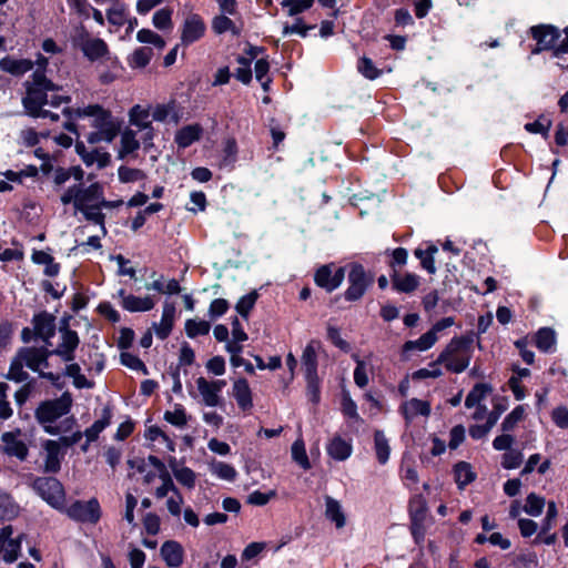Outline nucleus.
<instances>
[{"mask_svg": "<svg viewBox=\"0 0 568 568\" xmlns=\"http://www.w3.org/2000/svg\"><path fill=\"white\" fill-rule=\"evenodd\" d=\"M180 33L181 44L184 47L200 41L206 33L204 19L197 13L186 14L180 27Z\"/></svg>", "mask_w": 568, "mask_h": 568, "instance_id": "nucleus-12", "label": "nucleus"}, {"mask_svg": "<svg viewBox=\"0 0 568 568\" xmlns=\"http://www.w3.org/2000/svg\"><path fill=\"white\" fill-rule=\"evenodd\" d=\"M202 133L203 128L200 124H190L178 130L174 140L179 148L185 149L192 143L199 141Z\"/></svg>", "mask_w": 568, "mask_h": 568, "instance_id": "nucleus-29", "label": "nucleus"}, {"mask_svg": "<svg viewBox=\"0 0 568 568\" xmlns=\"http://www.w3.org/2000/svg\"><path fill=\"white\" fill-rule=\"evenodd\" d=\"M176 316L174 303L165 301L162 306L161 320L159 323L152 324V329L159 339H166L171 334Z\"/></svg>", "mask_w": 568, "mask_h": 568, "instance_id": "nucleus-19", "label": "nucleus"}, {"mask_svg": "<svg viewBox=\"0 0 568 568\" xmlns=\"http://www.w3.org/2000/svg\"><path fill=\"white\" fill-rule=\"evenodd\" d=\"M374 449L379 464H386L389 459L390 447L388 439L382 430L374 433Z\"/></svg>", "mask_w": 568, "mask_h": 568, "instance_id": "nucleus-41", "label": "nucleus"}, {"mask_svg": "<svg viewBox=\"0 0 568 568\" xmlns=\"http://www.w3.org/2000/svg\"><path fill=\"white\" fill-rule=\"evenodd\" d=\"M33 68V62L29 59L3 58L0 60V69L13 75H21Z\"/></svg>", "mask_w": 568, "mask_h": 568, "instance_id": "nucleus-33", "label": "nucleus"}, {"mask_svg": "<svg viewBox=\"0 0 568 568\" xmlns=\"http://www.w3.org/2000/svg\"><path fill=\"white\" fill-rule=\"evenodd\" d=\"M148 291H155L161 294H179L181 292V285L178 280L171 278L166 283L163 281V276L154 280L152 283L145 285Z\"/></svg>", "mask_w": 568, "mask_h": 568, "instance_id": "nucleus-39", "label": "nucleus"}, {"mask_svg": "<svg viewBox=\"0 0 568 568\" xmlns=\"http://www.w3.org/2000/svg\"><path fill=\"white\" fill-rule=\"evenodd\" d=\"M232 396L243 413H250L253 408V395L248 382L241 377L233 382Z\"/></svg>", "mask_w": 568, "mask_h": 568, "instance_id": "nucleus-22", "label": "nucleus"}, {"mask_svg": "<svg viewBox=\"0 0 568 568\" xmlns=\"http://www.w3.org/2000/svg\"><path fill=\"white\" fill-rule=\"evenodd\" d=\"M225 386V379H207L200 376L195 379L197 395L191 393V396L199 397L201 403L207 407H216L223 402L222 390Z\"/></svg>", "mask_w": 568, "mask_h": 568, "instance_id": "nucleus-8", "label": "nucleus"}, {"mask_svg": "<svg viewBox=\"0 0 568 568\" xmlns=\"http://www.w3.org/2000/svg\"><path fill=\"white\" fill-rule=\"evenodd\" d=\"M257 293L251 292L244 296H242L239 302L236 303L235 310L236 312L244 318H247L250 312L253 310L256 300H257Z\"/></svg>", "mask_w": 568, "mask_h": 568, "instance_id": "nucleus-60", "label": "nucleus"}, {"mask_svg": "<svg viewBox=\"0 0 568 568\" xmlns=\"http://www.w3.org/2000/svg\"><path fill=\"white\" fill-rule=\"evenodd\" d=\"M72 42L92 62L109 54L106 42L101 38L92 37L83 26L75 29Z\"/></svg>", "mask_w": 568, "mask_h": 568, "instance_id": "nucleus-6", "label": "nucleus"}, {"mask_svg": "<svg viewBox=\"0 0 568 568\" xmlns=\"http://www.w3.org/2000/svg\"><path fill=\"white\" fill-rule=\"evenodd\" d=\"M23 366H26L23 362L19 361V356L16 355L10 364L7 377L17 383L26 382L29 377V374L23 371Z\"/></svg>", "mask_w": 568, "mask_h": 568, "instance_id": "nucleus-61", "label": "nucleus"}, {"mask_svg": "<svg viewBox=\"0 0 568 568\" xmlns=\"http://www.w3.org/2000/svg\"><path fill=\"white\" fill-rule=\"evenodd\" d=\"M545 507V498L538 496L535 493H530L526 497V504L524 506V511L532 517H538L542 514Z\"/></svg>", "mask_w": 568, "mask_h": 568, "instance_id": "nucleus-53", "label": "nucleus"}, {"mask_svg": "<svg viewBox=\"0 0 568 568\" xmlns=\"http://www.w3.org/2000/svg\"><path fill=\"white\" fill-rule=\"evenodd\" d=\"M326 453L334 460H346L353 453L352 439H346L341 435H334L326 444Z\"/></svg>", "mask_w": 568, "mask_h": 568, "instance_id": "nucleus-23", "label": "nucleus"}, {"mask_svg": "<svg viewBox=\"0 0 568 568\" xmlns=\"http://www.w3.org/2000/svg\"><path fill=\"white\" fill-rule=\"evenodd\" d=\"M36 493L52 507L60 509L64 503L62 484L52 477H39L32 484Z\"/></svg>", "mask_w": 568, "mask_h": 568, "instance_id": "nucleus-9", "label": "nucleus"}, {"mask_svg": "<svg viewBox=\"0 0 568 568\" xmlns=\"http://www.w3.org/2000/svg\"><path fill=\"white\" fill-rule=\"evenodd\" d=\"M140 140L138 139V132L133 129L126 128L121 132L120 146L118 150V159L124 160L132 156L140 149Z\"/></svg>", "mask_w": 568, "mask_h": 568, "instance_id": "nucleus-25", "label": "nucleus"}, {"mask_svg": "<svg viewBox=\"0 0 568 568\" xmlns=\"http://www.w3.org/2000/svg\"><path fill=\"white\" fill-rule=\"evenodd\" d=\"M438 341V336L434 334V332H426L419 338L415 341H407L403 345V353H409L413 351L425 352L432 348L436 342Z\"/></svg>", "mask_w": 568, "mask_h": 568, "instance_id": "nucleus-34", "label": "nucleus"}, {"mask_svg": "<svg viewBox=\"0 0 568 568\" xmlns=\"http://www.w3.org/2000/svg\"><path fill=\"white\" fill-rule=\"evenodd\" d=\"M410 520L425 521L427 506L426 500L422 495H416L410 498L408 504Z\"/></svg>", "mask_w": 568, "mask_h": 568, "instance_id": "nucleus-47", "label": "nucleus"}, {"mask_svg": "<svg viewBox=\"0 0 568 568\" xmlns=\"http://www.w3.org/2000/svg\"><path fill=\"white\" fill-rule=\"evenodd\" d=\"M153 57V50L148 47H141L133 51L129 57V64L131 68H144L146 67Z\"/></svg>", "mask_w": 568, "mask_h": 568, "instance_id": "nucleus-48", "label": "nucleus"}, {"mask_svg": "<svg viewBox=\"0 0 568 568\" xmlns=\"http://www.w3.org/2000/svg\"><path fill=\"white\" fill-rule=\"evenodd\" d=\"M336 0H318V2L327 8L334 7ZM314 0H281L280 3L287 10V14L291 17L297 16L313 4Z\"/></svg>", "mask_w": 568, "mask_h": 568, "instance_id": "nucleus-30", "label": "nucleus"}, {"mask_svg": "<svg viewBox=\"0 0 568 568\" xmlns=\"http://www.w3.org/2000/svg\"><path fill=\"white\" fill-rule=\"evenodd\" d=\"M65 513L73 520L97 524L101 517V507L97 498L88 501L77 500L65 509Z\"/></svg>", "mask_w": 568, "mask_h": 568, "instance_id": "nucleus-13", "label": "nucleus"}, {"mask_svg": "<svg viewBox=\"0 0 568 568\" xmlns=\"http://www.w3.org/2000/svg\"><path fill=\"white\" fill-rule=\"evenodd\" d=\"M163 417L165 422L178 428L185 427L190 419L185 408L181 404H175L174 408L172 410H166Z\"/></svg>", "mask_w": 568, "mask_h": 568, "instance_id": "nucleus-45", "label": "nucleus"}, {"mask_svg": "<svg viewBox=\"0 0 568 568\" xmlns=\"http://www.w3.org/2000/svg\"><path fill=\"white\" fill-rule=\"evenodd\" d=\"M473 337L466 335L452 338L438 355V363L450 373H463L473 358Z\"/></svg>", "mask_w": 568, "mask_h": 568, "instance_id": "nucleus-5", "label": "nucleus"}, {"mask_svg": "<svg viewBox=\"0 0 568 568\" xmlns=\"http://www.w3.org/2000/svg\"><path fill=\"white\" fill-rule=\"evenodd\" d=\"M325 515L327 519L333 521L336 528H343L345 526L346 519L341 504L336 499L327 496L325 498Z\"/></svg>", "mask_w": 568, "mask_h": 568, "instance_id": "nucleus-36", "label": "nucleus"}, {"mask_svg": "<svg viewBox=\"0 0 568 568\" xmlns=\"http://www.w3.org/2000/svg\"><path fill=\"white\" fill-rule=\"evenodd\" d=\"M322 349V343L318 339H311L303 349L301 362L305 375L317 374V355Z\"/></svg>", "mask_w": 568, "mask_h": 568, "instance_id": "nucleus-24", "label": "nucleus"}, {"mask_svg": "<svg viewBox=\"0 0 568 568\" xmlns=\"http://www.w3.org/2000/svg\"><path fill=\"white\" fill-rule=\"evenodd\" d=\"M556 342V332L550 327H541L535 335V345L542 353L555 352Z\"/></svg>", "mask_w": 568, "mask_h": 568, "instance_id": "nucleus-32", "label": "nucleus"}, {"mask_svg": "<svg viewBox=\"0 0 568 568\" xmlns=\"http://www.w3.org/2000/svg\"><path fill=\"white\" fill-rule=\"evenodd\" d=\"M345 277L344 267L334 263L320 266L314 274V282L326 292H333L343 283Z\"/></svg>", "mask_w": 568, "mask_h": 568, "instance_id": "nucleus-14", "label": "nucleus"}, {"mask_svg": "<svg viewBox=\"0 0 568 568\" xmlns=\"http://www.w3.org/2000/svg\"><path fill=\"white\" fill-rule=\"evenodd\" d=\"M491 392V387L487 384L478 383L468 393L465 399V406L473 408L474 406L483 405L481 402Z\"/></svg>", "mask_w": 568, "mask_h": 568, "instance_id": "nucleus-42", "label": "nucleus"}, {"mask_svg": "<svg viewBox=\"0 0 568 568\" xmlns=\"http://www.w3.org/2000/svg\"><path fill=\"white\" fill-rule=\"evenodd\" d=\"M268 71H270V63L266 59H258L255 62V65H254L255 78L258 82H261V84L265 91L268 90V85L271 83V79L267 77Z\"/></svg>", "mask_w": 568, "mask_h": 568, "instance_id": "nucleus-63", "label": "nucleus"}, {"mask_svg": "<svg viewBox=\"0 0 568 568\" xmlns=\"http://www.w3.org/2000/svg\"><path fill=\"white\" fill-rule=\"evenodd\" d=\"M398 412L404 417L405 422L410 424L419 416L428 417L432 412V406L428 400L410 398L400 404Z\"/></svg>", "mask_w": 568, "mask_h": 568, "instance_id": "nucleus-21", "label": "nucleus"}, {"mask_svg": "<svg viewBox=\"0 0 568 568\" xmlns=\"http://www.w3.org/2000/svg\"><path fill=\"white\" fill-rule=\"evenodd\" d=\"M184 329L187 337L195 338L197 336L207 335L211 329V324L204 320L190 318L186 320Z\"/></svg>", "mask_w": 568, "mask_h": 568, "instance_id": "nucleus-44", "label": "nucleus"}, {"mask_svg": "<svg viewBox=\"0 0 568 568\" xmlns=\"http://www.w3.org/2000/svg\"><path fill=\"white\" fill-rule=\"evenodd\" d=\"M161 556L169 567H180L184 559V549L175 540H168L161 546Z\"/></svg>", "mask_w": 568, "mask_h": 568, "instance_id": "nucleus-26", "label": "nucleus"}, {"mask_svg": "<svg viewBox=\"0 0 568 568\" xmlns=\"http://www.w3.org/2000/svg\"><path fill=\"white\" fill-rule=\"evenodd\" d=\"M129 8L125 3L116 2L106 10L108 22L115 27H122L126 23Z\"/></svg>", "mask_w": 568, "mask_h": 568, "instance_id": "nucleus-38", "label": "nucleus"}, {"mask_svg": "<svg viewBox=\"0 0 568 568\" xmlns=\"http://www.w3.org/2000/svg\"><path fill=\"white\" fill-rule=\"evenodd\" d=\"M442 363L438 358L428 364L427 367L419 368L413 373V379L437 378L443 375Z\"/></svg>", "mask_w": 568, "mask_h": 568, "instance_id": "nucleus-57", "label": "nucleus"}, {"mask_svg": "<svg viewBox=\"0 0 568 568\" xmlns=\"http://www.w3.org/2000/svg\"><path fill=\"white\" fill-rule=\"evenodd\" d=\"M59 87L49 80L42 70H37L31 81L26 82V94L22 98V105L26 113L32 118L40 116L45 104L58 108L61 104L70 103L69 95L58 94Z\"/></svg>", "mask_w": 568, "mask_h": 568, "instance_id": "nucleus-3", "label": "nucleus"}, {"mask_svg": "<svg viewBox=\"0 0 568 568\" xmlns=\"http://www.w3.org/2000/svg\"><path fill=\"white\" fill-rule=\"evenodd\" d=\"M357 70L366 79L375 80L381 75V70L375 67L373 61L366 57L358 60Z\"/></svg>", "mask_w": 568, "mask_h": 568, "instance_id": "nucleus-64", "label": "nucleus"}, {"mask_svg": "<svg viewBox=\"0 0 568 568\" xmlns=\"http://www.w3.org/2000/svg\"><path fill=\"white\" fill-rule=\"evenodd\" d=\"M212 29L215 33L231 32L234 36L241 34V29L226 16H219L213 19Z\"/></svg>", "mask_w": 568, "mask_h": 568, "instance_id": "nucleus-50", "label": "nucleus"}, {"mask_svg": "<svg viewBox=\"0 0 568 568\" xmlns=\"http://www.w3.org/2000/svg\"><path fill=\"white\" fill-rule=\"evenodd\" d=\"M60 201L63 205H72L74 211L82 213L87 221L100 225L103 235L106 234L105 215L99 211V203L102 202L100 183L94 182L90 185L75 183L62 192Z\"/></svg>", "mask_w": 568, "mask_h": 568, "instance_id": "nucleus-2", "label": "nucleus"}, {"mask_svg": "<svg viewBox=\"0 0 568 568\" xmlns=\"http://www.w3.org/2000/svg\"><path fill=\"white\" fill-rule=\"evenodd\" d=\"M136 40L141 43L153 44L159 50H162L165 47L164 39L160 34L150 29L139 30L136 33Z\"/></svg>", "mask_w": 568, "mask_h": 568, "instance_id": "nucleus-56", "label": "nucleus"}, {"mask_svg": "<svg viewBox=\"0 0 568 568\" xmlns=\"http://www.w3.org/2000/svg\"><path fill=\"white\" fill-rule=\"evenodd\" d=\"M150 108L135 104L129 111V122L131 125L136 126L139 130H142L152 125L150 121Z\"/></svg>", "mask_w": 568, "mask_h": 568, "instance_id": "nucleus-35", "label": "nucleus"}, {"mask_svg": "<svg viewBox=\"0 0 568 568\" xmlns=\"http://www.w3.org/2000/svg\"><path fill=\"white\" fill-rule=\"evenodd\" d=\"M145 438L153 443L161 444L169 452L175 450V444L165 432H163L159 426H150L145 430Z\"/></svg>", "mask_w": 568, "mask_h": 568, "instance_id": "nucleus-40", "label": "nucleus"}, {"mask_svg": "<svg viewBox=\"0 0 568 568\" xmlns=\"http://www.w3.org/2000/svg\"><path fill=\"white\" fill-rule=\"evenodd\" d=\"M44 450V465L45 473L55 474L61 468V462L64 458L65 452L61 447L60 442L47 439L42 444Z\"/></svg>", "mask_w": 568, "mask_h": 568, "instance_id": "nucleus-18", "label": "nucleus"}, {"mask_svg": "<svg viewBox=\"0 0 568 568\" xmlns=\"http://www.w3.org/2000/svg\"><path fill=\"white\" fill-rule=\"evenodd\" d=\"M172 14L173 10L171 8H162L158 10L152 18L153 26L159 30L172 29Z\"/></svg>", "mask_w": 568, "mask_h": 568, "instance_id": "nucleus-55", "label": "nucleus"}, {"mask_svg": "<svg viewBox=\"0 0 568 568\" xmlns=\"http://www.w3.org/2000/svg\"><path fill=\"white\" fill-rule=\"evenodd\" d=\"M78 153L80 154L83 163L88 166L97 164L98 168L102 169L110 164L111 156L108 152H102L97 149L85 151L84 146L77 145Z\"/></svg>", "mask_w": 568, "mask_h": 568, "instance_id": "nucleus-31", "label": "nucleus"}, {"mask_svg": "<svg viewBox=\"0 0 568 568\" xmlns=\"http://www.w3.org/2000/svg\"><path fill=\"white\" fill-rule=\"evenodd\" d=\"M111 423V412L109 409L103 410L101 418L95 420L91 427L87 428L84 435L88 443H92L98 439L100 433H102Z\"/></svg>", "mask_w": 568, "mask_h": 568, "instance_id": "nucleus-43", "label": "nucleus"}, {"mask_svg": "<svg viewBox=\"0 0 568 568\" xmlns=\"http://www.w3.org/2000/svg\"><path fill=\"white\" fill-rule=\"evenodd\" d=\"M306 395L313 404H317L321 399L320 378L317 374L305 375Z\"/></svg>", "mask_w": 568, "mask_h": 568, "instance_id": "nucleus-59", "label": "nucleus"}, {"mask_svg": "<svg viewBox=\"0 0 568 568\" xmlns=\"http://www.w3.org/2000/svg\"><path fill=\"white\" fill-rule=\"evenodd\" d=\"M530 34L537 44L531 53L537 54L541 51L552 50L556 55V48L561 38L559 29L549 24H540L531 27Z\"/></svg>", "mask_w": 568, "mask_h": 568, "instance_id": "nucleus-11", "label": "nucleus"}, {"mask_svg": "<svg viewBox=\"0 0 568 568\" xmlns=\"http://www.w3.org/2000/svg\"><path fill=\"white\" fill-rule=\"evenodd\" d=\"M80 339L77 332L69 328L60 331V343L51 354L60 356L64 362L74 359V352L79 346Z\"/></svg>", "mask_w": 568, "mask_h": 568, "instance_id": "nucleus-20", "label": "nucleus"}, {"mask_svg": "<svg viewBox=\"0 0 568 568\" xmlns=\"http://www.w3.org/2000/svg\"><path fill=\"white\" fill-rule=\"evenodd\" d=\"M17 515L18 506L12 498L6 493H0V521L11 519Z\"/></svg>", "mask_w": 568, "mask_h": 568, "instance_id": "nucleus-54", "label": "nucleus"}, {"mask_svg": "<svg viewBox=\"0 0 568 568\" xmlns=\"http://www.w3.org/2000/svg\"><path fill=\"white\" fill-rule=\"evenodd\" d=\"M291 453L293 460L297 463L303 469L307 470L311 468V463L306 454L305 444L302 438H297L293 443Z\"/></svg>", "mask_w": 568, "mask_h": 568, "instance_id": "nucleus-51", "label": "nucleus"}, {"mask_svg": "<svg viewBox=\"0 0 568 568\" xmlns=\"http://www.w3.org/2000/svg\"><path fill=\"white\" fill-rule=\"evenodd\" d=\"M31 260L36 264L44 265V274L50 277H54L60 272V265L54 262L52 255L44 251H34L31 255Z\"/></svg>", "mask_w": 568, "mask_h": 568, "instance_id": "nucleus-37", "label": "nucleus"}, {"mask_svg": "<svg viewBox=\"0 0 568 568\" xmlns=\"http://www.w3.org/2000/svg\"><path fill=\"white\" fill-rule=\"evenodd\" d=\"M19 361L33 372L40 374L41 377L55 384L60 379V375L44 372L49 367L48 357L51 355L45 347H22L18 351Z\"/></svg>", "mask_w": 568, "mask_h": 568, "instance_id": "nucleus-7", "label": "nucleus"}, {"mask_svg": "<svg viewBox=\"0 0 568 568\" xmlns=\"http://www.w3.org/2000/svg\"><path fill=\"white\" fill-rule=\"evenodd\" d=\"M119 296L121 298V306L131 313H144L152 311L158 303V298L155 296H135L133 294H126L124 290L119 291Z\"/></svg>", "mask_w": 568, "mask_h": 568, "instance_id": "nucleus-17", "label": "nucleus"}, {"mask_svg": "<svg viewBox=\"0 0 568 568\" xmlns=\"http://www.w3.org/2000/svg\"><path fill=\"white\" fill-rule=\"evenodd\" d=\"M456 484L460 489L475 480V473L468 463L460 462L454 467Z\"/></svg>", "mask_w": 568, "mask_h": 568, "instance_id": "nucleus-46", "label": "nucleus"}, {"mask_svg": "<svg viewBox=\"0 0 568 568\" xmlns=\"http://www.w3.org/2000/svg\"><path fill=\"white\" fill-rule=\"evenodd\" d=\"M175 479L189 489L194 488L196 483V474L189 467L173 468Z\"/></svg>", "mask_w": 568, "mask_h": 568, "instance_id": "nucleus-58", "label": "nucleus"}, {"mask_svg": "<svg viewBox=\"0 0 568 568\" xmlns=\"http://www.w3.org/2000/svg\"><path fill=\"white\" fill-rule=\"evenodd\" d=\"M2 452L23 462L29 455L28 445L23 438L21 429L17 428L11 432H4L1 435Z\"/></svg>", "mask_w": 568, "mask_h": 568, "instance_id": "nucleus-15", "label": "nucleus"}, {"mask_svg": "<svg viewBox=\"0 0 568 568\" xmlns=\"http://www.w3.org/2000/svg\"><path fill=\"white\" fill-rule=\"evenodd\" d=\"M34 333L44 342H48L55 331V317L48 313H40L33 317Z\"/></svg>", "mask_w": 568, "mask_h": 568, "instance_id": "nucleus-27", "label": "nucleus"}, {"mask_svg": "<svg viewBox=\"0 0 568 568\" xmlns=\"http://www.w3.org/2000/svg\"><path fill=\"white\" fill-rule=\"evenodd\" d=\"M498 420V415H489L488 420L483 425H473L469 427V435L474 439L485 437Z\"/></svg>", "mask_w": 568, "mask_h": 568, "instance_id": "nucleus-62", "label": "nucleus"}, {"mask_svg": "<svg viewBox=\"0 0 568 568\" xmlns=\"http://www.w3.org/2000/svg\"><path fill=\"white\" fill-rule=\"evenodd\" d=\"M72 403L71 394L64 392L59 398L40 403L34 412V417L47 434L60 435L71 432L75 425V418L68 416Z\"/></svg>", "mask_w": 568, "mask_h": 568, "instance_id": "nucleus-4", "label": "nucleus"}, {"mask_svg": "<svg viewBox=\"0 0 568 568\" xmlns=\"http://www.w3.org/2000/svg\"><path fill=\"white\" fill-rule=\"evenodd\" d=\"M526 417V406L518 405L516 406L503 420L501 429L504 432H511L516 428V426L523 422Z\"/></svg>", "mask_w": 568, "mask_h": 568, "instance_id": "nucleus-49", "label": "nucleus"}, {"mask_svg": "<svg viewBox=\"0 0 568 568\" xmlns=\"http://www.w3.org/2000/svg\"><path fill=\"white\" fill-rule=\"evenodd\" d=\"M373 276L368 275L361 264H353L348 273V287L344 296L348 302L361 300L366 290L372 285Z\"/></svg>", "mask_w": 568, "mask_h": 568, "instance_id": "nucleus-10", "label": "nucleus"}, {"mask_svg": "<svg viewBox=\"0 0 568 568\" xmlns=\"http://www.w3.org/2000/svg\"><path fill=\"white\" fill-rule=\"evenodd\" d=\"M13 535L11 525H7L0 530V557L7 562H13L18 559L21 550V537Z\"/></svg>", "mask_w": 568, "mask_h": 568, "instance_id": "nucleus-16", "label": "nucleus"}, {"mask_svg": "<svg viewBox=\"0 0 568 568\" xmlns=\"http://www.w3.org/2000/svg\"><path fill=\"white\" fill-rule=\"evenodd\" d=\"M211 473L220 479L233 481L236 476V469L224 462H214L211 464Z\"/></svg>", "mask_w": 568, "mask_h": 568, "instance_id": "nucleus-52", "label": "nucleus"}, {"mask_svg": "<svg viewBox=\"0 0 568 568\" xmlns=\"http://www.w3.org/2000/svg\"><path fill=\"white\" fill-rule=\"evenodd\" d=\"M62 112L67 118L63 126L70 132H75L74 120H90V125L97 130L90 133L88 138L90 143L101 141L110 143L115 139L121 129L120 121L112 115L110 110L104 109L100 104H89L75 109L65 106Z\"/></svg>", "mask_w": 568, "mask_h": 568, "instance_id": "nucleus-1", "label": "nucleus"}, {"mask_svg": "<svg viewBox=\"0 0 568 568\" xmlns=\"http://www.w3.org/2000/svg\"><path fill=\"white\" fill-rule=\"evenodd\" d=\"M390 278L393 288L399 293H412L419 286V276L414 273L394 271Z\"/></svg>", "mask_w": 568, "mask_h": 568, "instance_id": "nucleus-28", "label": "nucleus"}]
</instances>
